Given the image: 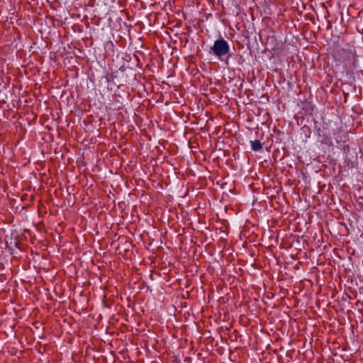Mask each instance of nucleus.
Instances as JSON below:
<instances>
[{
  "label": "nucleus",
  "instance_id": "nucleus-3",
  "mask_svg": "<svg viewBox=\"0 0 363 363\" xmlns=\"http://www.w3.org/2000/svg\"><path fill=\"white\" fill-rule=\"evenodd\" d=\"M333 134L337 143H346L349 140L348 132L343 130V127H337L333 129Z\"/></svg>",
  "mask_w": 363,
  "mask_h": 363
},
{
  "label": "nucleus",
  "instance_id": "nucleus-1",
  "mask_svg": "<svg viewBox=\"0 0 363 363\" xmlns=\"http://www.w3.org/2000/svg\"><path fill=\"white\" fill-rule=\"evenodd\" d=\"M212 52L220 60L228 65V60L230 57V48L228 43L220 38L215 40L213 45L211 48Z\"/></svg>",
  "mask_w": 363,
  "mask_h": 363
},
{
  "label": "nucleus",
  "instance_id": "nucleus-2",
  "mask_svg": "<svg viewBox=\"0 0 363 363\" xmlns=\"http://www.w3.org/2000/svg\"><path fill=\"white\" fill-rule=\"evenodd\" d=\"M342 63L348 69H353L357 67L358 60L356 50L354 46H347L342 50Z\"/></svg>",
  "mask_w": 363,
  "mask_h": 363
},
{
  "label": "nucleus",
  "instance_id": "nucleus-4",
  "mask_svg": "<svg viewBox=\"0 0 363 363\" xmlns=\"http://www.w3.org/2000/svg\"><path fill=\"white\" fill-rule=\"evenodd\" d=\"M251 148L254 151H259L262 148V144L259 140H251Z\"/></svg>",
  "mask_w": 363,
  "mask_h": 363
}]
</instances>
